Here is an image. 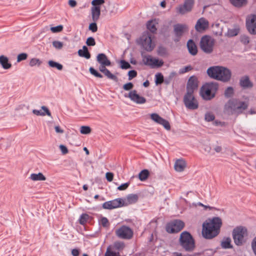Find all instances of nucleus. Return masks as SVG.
<instances>
[{"mask_svg":"<svg viewBox=\"0 0 256 256\" xmlns=\"http://www.w3.org/2000/svg\"><path fill=\"white\" fill-rule=\"evenodd\" d=\"M246 28L251 34H256V14H252L250 18L246 20Z\"/></svg>","mask_w":256,"mask_h":256,"instance_id":"16","label":"nucleus"},{"mask_svg":"<svg viewBox=\"0 0 256 256\" xmlns=\"http://www.w3.org/2000/svg\"><path fill=\"white\" fill-rule=\"evenodd\" d=\"M150 176V171L148 169L142 170L138 174V178L141 182H144Z\"/></svg>","mask_w":256,"mask_h":256,"instance_id":"30","label":"nucleus"},{"mask_svg":"<svg viewBox=\"0 0 256 256\" xmlns=\"http://www.w3.org/2000/svg\"><path fill=\"white\" fill-rule=\"evenodd\" d=\"M78 54L79 56L88 60L90 59L91 57L90 53L89 52L88 48L86 46H84L82 49H80L78 51Z\"/></svg>","mask_w":256,"mask_h":256,"instance_id":"28","label":"nucleus"},{"mask_svg":"<svg viewBox=\"0 0 256 256\" xmlns=\"http://www.w3.org/2000/svg\"><path fill=\"white\" fill-rule=\"evenodd\" d=\"M89 72L92 75L94 76L96 78H103V76L92 66H90L89 68Z\"/></svg>","mask_w":256,"mask_h":256,"instance_id":"46","label":"nucleus"},{"mask_svg":"<svg viewBox=\"0 0 256 256\" xmlns=\"http://www.w3.org/2000/svg\"><path fill=\"white\" fill-rule=\"evenodd\" d=\"M125 248V244L123 242L116 241L112 245V249L114 250H116L118 252L122 251Z\"/></svg>","mask_w":256,"mask_h":256,"instance_id":"31","label":"nucleus"},{"mask_svg":"<svg viewBox=\"0 0 256 256\" xmlns=\"http://www.w3.org/2000/svg\"><path fill=\"white\" fill-rule=\"evenodd\" d=\"M150 118L156 123L162 126L166 130H170L171 127L169 122L161 117L158 114H150Z\"/></svg>","mask_w":256,"mask_h":256,"instance_id":"12","label":"nucleus"},{"mask_svg":"<svg viewBox=\"0 0 256 256\" xmlns=\"http://www.w3.org/2000/svg\"><path fill=\"white\" fill-rule=\"evenodd\" d=\"M48 64L50 68H55L58 70H62L64 68L62 64L53 60H49Z\"/></svg>","mask_w":256,"mask_h":256,"instance_id":"33","label":"nucleus"},{"mask_svg":"<svg viewBox=\"0 0 256 256\" xmlns=\"http://www.w3.org/2000/svg\"><path fill=\"white\" fill-rule=\"evenodd\" d=\"M114 174L112 172H107L106 174V178L108 182H110L113 180Z\"/></svg>","mask_w":256,"mask_h":256,"instance_id":"63","label":"nucleus"},{"mask_svg":"<svg viewBox=\"0 0 256 256\" xmlns=\"http://www.w3.org/2000/svg\"><path fill=\"white\" fill-rule=\"evenodd\" d=\"M124 96L128 98L132 101L137 104H144L146 102V98L138 94L135 90L130 91L128 94H125Z\"/></svg>","mask_w":256,"mask_h":256,"instance_id":"11","label":"nucleus"},{"mask_svg":"<svg viewBox=\"0 0 256 256\" xmlns=\"http://www.w3.org/2000/svg\"><path fill=\"white\" fill-rule=\"evenodd\" d=\"M186 46L188 52L193 56L197 54L198 49L196 44L192 39H190L186 43Z\"/></svg>","mask_w":256,"mask_h":256,"instance_id":"21","label":"nucleus"},{"mask_svg":"<svg viewBox=\"0 0 256 256\" xmlns=\"http://www.w3.org/2000/svg\"><path fill=\"white\" fill-rule=\"evenodd\" d=\"M218 86V84L216 82H206L201 87L200 95L204 100H210L216 96Z\"/></svg>","mask_w":256,"mask_h":256,"instance_id":"3","label":"nucleus"},{"mask_svg":"<svg viewBox=\"0 0 256 256\" xmlns=\"http://www.w3.org/2000/svg\"><path fill=\"white\" fill-rule=\"evenodd\" d=\"M96 60L98 64H107L108 66H110L112 62L108 58V56L104 53L98 54L96 57Z\"/></svg>","mask_w":256,"mask_h":256,"instance_id":"23","label":"nucleus"},{"mask_svg":"<svg viewBox=\"0 0 256 256\" xmlns=\"http://www.w3.org/2000/svg\"><path fill=\"white\" fill-rule=\"evenodd\" d=\"M90 216L86 214V213H83L80 216L78 219L79 223L84 226L86 222H88V220L89 219Z\"/></svg>","mask_w":256,"mask_h":256,"instance_id":"42","label":"nucleus"},{"mask_svg":"<svg viewBox=\"0 0 256 256\" xmlns=\"http://www.w3.org/2000/svg\"><path fill=\"white\" fill-rule=\"evenodd\" d=\"M41 110H43L42 112V113L44 114V116L47 115L48 116H51V112L49 109L46 106H42L41 107Z\"/></svg>","mask_w":256,"mask_h":256,"instance_id":"61","label":"nucleus"},{"mask_svg":"<svg viewBox=\"0 0 256 256\" xmlns=\"http://www.w3.org/2000/svg\"><path fill=\"white\" fill-rule=\"evenodd\" d=\"M164 76L162 73L158 72L154 76V82L156 86L161 85L164 83Z\"/></svg>","mask_w":256,"mask_h":256,"instance_id":"37","label":"nucleus"},{"mask_svg":"<svg viewBox=\"0 0 256 256\" xmlns=\"http://www.w3.org/2000/svg\"><path fill=\"white\" fill-rule=\"evenodd\" d=\"M232 77V72L226 67L220 66L218 80L223 82H229Z\"/></svg>","mask_w":256,"mask_h":256,"instance_id":"13","label":"nucleus"},{"mask_svg":"<svg viewBox=\"0 0 256 256\" xmlns=\"http://www.w3.org/2000/svg\"><path fill=\"white\" fill-rule=\"evenodd\" d=\"M215 119L214 115L210 112H207L205 114L204 120L208 122L213 121Z\"/></svg>","mask_w":256,"mask_h":256,"instance_id":"51","label":"nucleus"},{"mask_svg":"<svg viewBox=\"0 0 256 256\" xmlns=\"http://www.w3.org/2000/svg\"><path fill=\"white\" fill-rule=\"evenodd\" d=\"M128 80H132L134 78H136L138 76V72L136 70H132L128 72Z\"/></svg>","mask_w":256,"mask_h":256,"instance_id":"53","label":"nucleus"},{"mask_svg":"<svg viewBox=\"0 0 256 256\" xmlns=\"http://www.w3.org/2000/svg\"><path fill=\"white\" fill-rule=\"evenodd\" d=\"M156 60H155V58H154L150 55H148L147 56H146V60L143 59L142 61L144 65L149 66L151 68L154 61Z\"/></svg>","mask_w":256,"mask_h":256,"instance_id":"43","label":"nucleus"},{"mask_svg":"<svg viewBox=\"0 0 256 256\" xmlns=\"http://www.w3.org/2000/svg\"><path fill=\"white\" fill-rule=\"evenodd\" d=\"M240 29L238 27L234 28H228L226 36L229 37H233L237 36L240 32Z\"/></svg>","mask_w":256,"mask_h":256,"instance_id":"40","label":"nucleus"},{"mask_svg":"<svg viewBox=\"0 0 256 256\" xmlns=\"http://www.w3.org/2000/svg\"><path fill=\"white\" fill-rule=\"evenodd\" d=\"M86 43L88 46H94L96 44L95 39L92 36L88 37L86 40Z\"/></svg>","mask_w":256,"mask_h":256,"instance_id":"54","label":"nucleus"},{"mask_svg":"<svg viewBox=\"0 0 256 256\" xmlns=\"http://www.w3.org/2000/svg\"><path fill=\"white\" fill-rule=\"evenodd\" d=\"M99 223L104 228L108 227L110 225L108 219L106 218L104 216L102 217L99 221Z\"/></svg>","mask_w":256,"mask_h":256,"instance_id":"52","label":"nucleus"},{"mask_svg":"<svg viewBox=\"0 0 256 256\" xmlns=\"http://www.w3.org/2000/svg\"><path fill=\"white\" fill-rule=\"evenodd\" d=\"M240 41L244 45H247L250 42V38L246 35H242L240 37Z\"/></svg>","mask_w":256,"mask_h":256,"instance_id":"57","label":"nucleus"},{"mask_svg":"<svg viewBox=\"0 0 256 256\" xmlns=\"http://www.w3.org/2000/svg\"><path fill=\"white\" fill-rule=\"evenodd\" d=\"M194 0H185L184 5L180 6L178 12L184 14L186 12H190L194 6Z\"/></svg>","mask_w":256,"mask_h":256,"instance_id":"18","label":"nucleus"},{"mask_svg":"<svg viewBox=\"0 0 256 256\" xmlns=\"http://www.w3.org/2000/svg\"><path fill=\"white\" fill-rule=\"evenodd\" d=\"M126 198L128 204H134L138 201V194H130L127 196Z\"/></svg>","mask_w":256,"mask_h":256,"instance_id":"35","label":"nucleus"},{"mask_svg":"<svg viewBox=\"0 0 256 256\" xmlns=\"http://www.w3.org/2000/svg\"><path fill=\"white\" fill-rule=\"evenodd\" d=\"M158 24L156 19H152L148 20L146 24V28L153 34H155L157 32V28L156 25Z\"/></svg>","mask_w":256,"mask_h":256,"instance_id":"22","label":"nucleus"},{"mask_svg":"<svg viewBox=\"0 0 256 256\" xmlns=\"http://www.w3.org/2000/svg\"><path fill=\"white\" fill-rule=\"evenodd\" d=\"M108 78L113 80L115 82L118 81V78L112 74L107 68L102 72Z\"/></svg>","mask_w":256,"mask_h":256,"instance_id":"39","label":"nucleus"},{"mask_svg":"<svg viewBox=\"0 0 256 256\" xmlns=\"http://www.w3.org/2000/svg\"><path fill=\"white\" fill-rule=\"evenodd\" d=\"M118 237L125 240H130L134 236L133 230L128 226L123 225L116 230Z\"/></svg>","mask_w":256,"mask_h":256,"instance_id":"10","label":"nucleus"},{"mask_svg":"<svg viewBox=\"0 0 256 256\" xmlns=\"http://www.w3.org/2000/svg\"><path fill=\"white\" fill-rule=\"evenodd\" d=\"M42 64V62L38 58H32L30 60L29 64L30 66H40Z\"/></svg>","mask_w":256,"mask_h":256,"instance_id":"48","label":"nucleus"},{"mask_svg":"<svg viewBox=\"0 0 256 256\" xmlns=\"http://www.w3.org/2000/svg\"><path fill=\"white\" fill-rule=\"evenodd\" d=\"M130 184V182H128L122 184L117 188L118 190H124L128 188Z\"/></svg>","mask_w":256,"mask_h":256,"instance_id":"60","label":"nucleus"},{"mask_svg":"<svg viewBox=\"0 0 256 256\" xmlns=\"http://www.w3.org/2000/svg\"><path fill=\"white\" fill-rule=\"evenodd\" d=\"M112 206V208L114 209L124 206V202L122 198H117L113 200H109Z\"/></svg>","mask_w":256,"mask_h":256,"instance_id":"29","label":"nucleus"},{"mask_svg":"<svg viewBox=\"0 0 256 256\" xmlns=\"http://www.w3.org/2000/svg\"><path fill=\"white\" fill-rule=\"evenodd\" d=\"M52 46L58 49V50H60L63 47L64 44L62 42L58 41V40H54L52 42Z\"/></svg>","mask_w":256,"mask_h":256,"instance_id":"59","label":"nucleus"},{"mask_svg":"<svg viewBox=\"0 0 256 256\" xmlns=\"http://www.w3.org/2000/svg\"><path fill=\"white\" fill-rule=\"evenodd\" d=\"M229 2L234 8H240L248 4V0H229Z\"/></svg>","mask_w":256,"mask_h":256,"instance_id":"25","label":"nucleus"},{"mask_svg":"<svg viewBox=\"0 0 256 256\" xmlns=\"http://www.w3.org/2000/svg\"><path fill=\"white\" fill-rule=\"evenodd\" d=\"M134 86V84L132 82H128L124 84L122 86V88L126 91L130 90Z\"/></svg>","mask_w":256,"mask_h":256,"instance_id":"58","label":"nucleus"},{"mask_svg":"<svg viewBox=\"0 0 256 256\" xmlns=\"http://www.w3.org/2000/svg\"><path fill=\"white\" fill-rule=\"evenodd\" d=\"M209 22L204 18H199L195 25V29L198 32H202L206 30L208 28Z\"/></svg>","mask_w":256,"mask_h":256,"instance_id":"17","label":"nucleus"},{"mask_svg":"<svg viewBox=\"0 0 256 256\" xmlns=\"http://www.w3.org/2000/svg\"><path fill=\"white\" fill-rule=\"evenodd\" d=\"M119 63L120 67L122 70H128L132 68V66L130 63L124 59L120 60Z\"/></svg>","mask_w":256,"mask_h":256,"instance_id":"44","label":"nucleus"},{"mask_svg":"<svg viewBox=\"0 0 256 256\" xmlns=\"http://www.w3.org/2000/svg\"><path fill=\"white\" fill-rule=\"evenodd\" d=\"M80 253V250L78 248H74L71 250V254L72 256H78Z\"/></svg>","mask_w":256,"mask_h":256,"instance_id":"64","label":"nucleus"},{"mask_svg":"<svg viewBox=\"0 0 256 256\" xmlns=\"http://www.w3.org/2000/svg\"><path fill=\"white\" fill-rule=\"evenodd\" d=\"M154 36L148 32H144L142 36L137 40L138 44L142 46V48L148 52L153 50L155 47L154 41Z\"/></svg>","mask_w":256,"mask_h":256,"instance_id":"5","label":"nucleus"},{"mask_svg":"<svg viewBox=\"0 0 256 256\" xmlns=\"http://www.w3.org/2000/svg\"><path fill=\"white\" fill-rule=\"evenodd\" d=\"M158 54L162 57H166L168 56V52L166 48L160 46L157 50Z\"/></svg>","mask_w":256,"mask_h":256,"instance_id":"41","label":"nucleus"},{"mask_svg":"<svg viewBox=\"0 0 256 256\" xmlns=\"http://www.w3.org/2000/svg\"><path fill=\"white\" fill-rule=\"evenodd\" d=\"M220 66H212L206 70L208 76L211 78L218 80Z\"/></svg>","mask_w":256,"mask_h":256,"instance_id":"20","label":"nucleus"},{"mask_svg":"<svg viewBox=\"0 0 256 256\" xmlns=\"http://www.w3.org/2000/svg\"><path fill=\"white\" fill-rule=\"evenodd\" d=\"M239 84L240 86L244 90L251 88L254 86L253 82L250 80L248 76H242L240 79Z\"/></svg>","mask_w":256,"mask_h":256,"instance_id":"19","label":"nucleus"},{"mask_svg":"<svg viewBox=\"0 0 256 256\" xmlns=\"http://www.w3.org/2000/svg\"><path fill=\"white\" fill-rule=\"evenodd\" d=\"M188 30V26L184 24H177L174 26V31L176 38L174 40V42H179L180 38L186 30Z\"/></svg>","mask_w":256,"mask_h":256,"instance_id":"15","label":"nucleus"},{"mask_svg":"<svg viewBox=\"0 0 256 256\" xmlns=\"http://www.w3.org/2000/svg\"><path fill=\"white\" fill-rule=\"evenodd\" d=\"M193 68L192 66H191L190 65H188L180 69L178 72L180 74H183L184 73L190 71Z\"/></svg>","mask_w":256,"mask_h":256,"instance_id":"56","label":"nucleus"},{"mask_svg":"<svg viewBox=\"0 0 256 256\" xmlns=\"http://www.w3.org/2000/svg\"><path fill=\"white\" fill-rule=\"evenodd\" d=\"M64 26L62 24L58 25L56 26H52L50 30L53 33H58L62 31Z\"/></svg>","mask_w":256,"mask_h":256,"instance_id":"50","label":"nucleus"},{"mask_svg":"<svg viewBox=\"0 0 256 256\" xmlns=\"http://www.w3.org/2000/svg\"><path fill=\"white\" fill-rule=\"evenodd\" d=\"M97 21H92L88 26V30L92 32H96L98 31V26L96 24Z\"/></svg>","mask_w":256,"mask_h":256,"instance_id":"49","label":"nucleus"},{"mask_svg":"<svg viewBox=\"0 0 256 256\" xmlns=\"http://www.w3.org/2000/svg\"><path fill=\"white\" fill-rule=\"evenodd\" d=\"M155 60H156L154 61L153 64L152 65L151 68H158L162 67L164 65V62L162 60H160L159 58H156Z\"/></svg>","mask_w":256,"mask_h":256,"instance_id":"45","label":"nucleus"},{"mask_svg":"<svg viewBox=\"0 0 256 256\" xmlns=\"http://www.w3.org/2000/svg\"><path fill=\"white\" fill-rule=\"evenodd\" d=\"M184 225V222L182 220H174L166 224V230L168 234H176L182 230Z\"/></svg>","mask_w":256,"mask_h":256,"instance_id":"8","label":"nucleus"},{"mask_svg":"<svg viewBox=\"0 0 256 256\" xmlns=\"http://www.w3.org/2000/svg\"><path fill=\"white\" fill-rule=\"evenodd\" d=\"M102 208L104 210H112V206L110 204V201H107L103 203L102 204Z\"/></svg>","mask_w":256,"mask_h":256,"instance_id":"62","label":"nucleus"},{"mask_svg":"<svg viewBox=\"0 0 256 256\" xmlns=\"http://www.w3.org/2000/svg\"><path fill=\"white\" fill-rule=\"evenodd\" d=\"M28 57V54L25 52H22L18 54L17 56V60L18 62H20L22 60H26L27 59Z\"/></svg>","mask_w":256,"mask_h":256,"instance_id":"55","label":"nucleus"},{"mask_svg":"<svg viewBox=\"0 0 256 256\" xmlns=\"http://www.w3.org/2000/svg\"><path fill=\"white\" fill-rule=\"evenodd\" d=\"M214 40L209 35H204L200 42V47L202 50L206 54H210L214 50Z\"/></svg>","mask_w":256,"mask_h":256,"instance_id":"7","label":"nucleus"},{"mask_svg":"<svg viewBox=\"0 0 256 256\" xmlns=\"http://www.w3.org/2000/svg\"><path fill=\"white\" fill-rule=\"evenodd\" d=\"M104 3V0H92L91 2L92 6L91 8L101 10V6Z\"/></svg>","mask_w":256,"mask_h":256,"instance_id":"34","label":"nucleus"},{"mask_svg":"<svg viewBox=\"0 0 256 256\" xmlns=\"http://www.w3.org/2000/svg\"><path fill=\"white\" fill-rule=\"evenodd\" d=\"M30 178L34 181H43L46 180V176L42 172L32 174Z\"/></svg>","mask_w":256,"mask_h":256,"instance_id":"32","label":"nucleus"},{"mask_svg":"<svg viewBox=\"0 0 256 256\" xmlns=\"http://www.w3.org/2000/svg\"><path fill=\"white\" fill-rule=\"evenodd\" d=\"M222 224V219L218 216L212 218L209 222H204L202 226V236L206 240L216 237L220 232Z\"/></svg>","mask_w":256,"mask_h":256,"instance_id":"2","label":"nucleus"},{"mask_svg":"<svg viewBox=\"0 0 256 256\" xmlns=\"http://www.w3.org/2000/svg\"><path fill=\"white\" fill-rule=\"evenodd\" d=\"M104 256H120V252H116L112 249V245L107 247Z\"/></svg>","mask_w":256,"mask_h":256,"instance_id":"38","label":"nucleus"},{"mask_svg":"<svg viewBox=\"0 0 256 256\" xmlns=\"http://www.w3.org/2000/svg\"><path fill=\"white\" fill-rule=\"evenodd\" d=\"M184 103L188 110H194L198 108V102L193 94L186 93L184 96Z\"/></svg>","mask_w":256,"mask_h":256,"instance_id":"9","label":"nucleus"},{"mask_svg":"<svg viewBox=\"0 0 256 256\" xmlns=\"http://www.w3.org/2000/svg\"><path fill=\"white\" fill-rule=\"evenodd\" d=\"M101 14L100 10H96L91 8V14L92 21H98Z\"/></svg>","mask_w":256,"mask_h":256,"instance_id":"36","label":"nucleus"},{"mask_svg":"<svg viewBox=\"0 0 256 256\" xmlns=\"http://www.w3.org/2000/svg\"><path fill=\"white\" fill-rule=\"evenodd\" d=\"M80 131L82 134H88L91 132L92 128L88 126H82L80 127Z\"/></svg>","mask_w":256,"mask_h":256,"instance_id":"47","label":"nucleus"},{"mask_svg":"<svg viewBox=\"0 0 256 256\" xmlns=\"http://www.w3.org/2000/svg\"><path fill=\"white\" fill-rule=\"evenodd\" d=\"M186 166V162L183 159L177 160L174 165V170L178 172L184 171Z\"/></svg>","mask_w":256,"mask_h":256,"instance_id":"26","label":"nucleus"},{"mask_svg":"<svg viewBox=\"0 0 256 256\" xmlns=\"http://www.w3.org/2000/svg\"><path fill=\"white\" fill-rule=\"evenodd\" d=\"M180 244L186 252H192L196 247L195 240L192 234L188 231L182 232L179 238Z\"/></svg>","mask_w":256,"mask_h":256,"instance_id":"4","label":"nucleus"},{"mask_svg":"<svg viewBox=\"0 0 256 256\" xmlns=\"http://www.w3.org/2000/svg\"><path fill=\"white\" fill-rule=\"evenodd\" d=\"M221 248L223 249H232L233 246L232 244V240L230 237L224 236L220 242Z\"/></svg>","mask_w":256,"mask_h":256,"instance_id":"24","label":"nucleus"},{"mask_svg":"<svg viewBox=\"0 0 256 256\" xmlns=\"http://www.w3.org/2000/svg\"><path fill=\"white\" fill-rule=\"evenodd\" d=\"M0 64L4 70H8L12 67V64L9 62L8 58L4 55L0 56Z\"/></svg>","mask_w":256,"mask_h":256,"instance_id":"27","label":"nucleus"},{"mask_svg":"<svg viewBox=\"0 0 256 256\" xmlns=\"http://www.w3.org/2000/svg\"><path fill=\"white\" fill-rule=\"evenodd\" d=\"M234 94V90L232 86H229L225 89L224 95V98L228 100L224 105V111L228 115L239 116L247 110L248 102L242 100L238 98H233Z\"/></svg>","mask_w":256,"mask_h":256,"instance_id":"1","label":"nucleus"},{"mask_svg":"<svg viewBox=\"0 0 256 256\" xmlns=\"http://www.w3.org/2000/svg\"><path fill=\"white\" fill-rule=\"evenodd\" d=\"M198 86V78L196 76H192L188 79L186 84V92L194 94V91L196 90Z\"/></svg>","mask_w":256,"mask_h":256,"instance_id":"14","label":"nucleus"},{"mask_svg":"<svg viewBox=\"0 0 256 256\" xmlns=\"http://www.w3.org/2000/svg\"><path fill=\"white\" fill-rule=\"evenodd\" d=\"M248 236L247 228L243 226L235 228L232 232V236L235 244L242 246L246 242L244 237Z\"/></svg>","mask_w":256,"mask_h":256,"instance_id":"6","label":"nucleus"}]
</instances>
